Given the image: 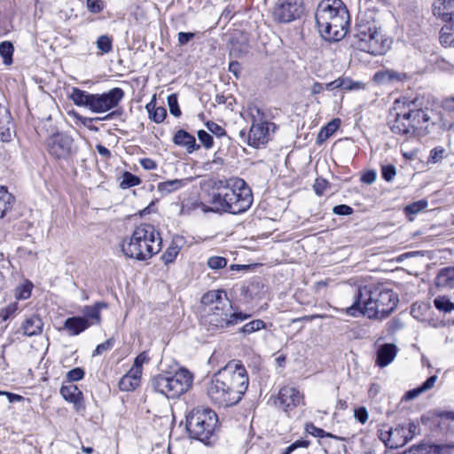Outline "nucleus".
I'll return each mask as SVG.
<instances>
[{
	"label": "nucleus",
	"mask_w": 454,
	"mask_h": 454,
	"mask_svg": "<svg viewBox=\"0 0 454 454\" xmlns=\"http://www.w3.org/2000/svg\"><path fill=\"white\" fill-rule=\"evenodd\" d=\"M314 191L315 192L321 196L324 194L326 187H327V182L325 179H317L314 184Z\"/></svg>",
	"instance_id": "nucleus-64"
},
{
	"label": "nucleus",
	"mask_w": 454,
	"mask_h": 454,
	"mask_svg": "<svg viewBox=\"0 0 454 454\" xmlns=\"http://www.w3.org/2000/svg\"><path fill=\"white\" fill-rule=\"evenodd\" d=\"M114 341L112 339L106 340L105 342L97 346L96 349L93 352V356H99L103 352L109 350L113 348Z\"/></svg>",
	"instance_id": "nucleus-61"
},
{
	"label": "nucleus",
	"mask_w": 454,
	"mask_h": 454,
	"mask_svg": "<svg viewBox=\"0 0 454 454\" xmlns=\"http://www.w3.org/2000/svg\"><path fill=\"white\" fill-rule=\"evenodd\" d=\"M440 43L445 47L454 46V26L445 25L442 27Z\"/></svg>",
	"instance_id": "nucleus-33"
},
{
	"label": "nucleus",
	"mask_w": 454,
	"mask_h": 454,
	"mask_svg": "<svg viewBox=\"0 0 454 454\" xmlns=\"http://www.w3.org/2000/svg\"><path fill=\"white\" fill-rule=\"evenodd\" d=\"M168 103L169 106V111L172 115L175 117H179L181 115V110L178 106L177 98L176 95H170L168 97Z\"/></svg>",
	"instance_id": "nucleus-54"
},
{
	"label": "nucleus",
	"mask_w": 454,
	"mask_h": 454,
	"mask_svg": "<svg viewBox=\"0 0 454 454\" xmlns=\"http://www.w3.org/2000/svg\"><path fill=\"white\" fill-rule=\"evenodd\" d=\"M207 264L212 270H221L226 267L227 259L222 256H211L207 259Z\"/></svg>",
	"instance_id": "nucleus-47"
},
{
	"label": "nucleus",
	"mask_w": 454,
	"mask_h": 454,
	"mask_svg": "<svg viewBox=\"0 0 454 454\" xmlns=\"http://www.w3.org/2000/svg\"><path fill=\"white\" fill-rule=\"evenodd\" d=\"M309 445V442L307 440H298L289 445L281 454H291L297 448H307Z\"/></svg>",
	"instance_id": "nucleus-59"
},
{
	"label": "nucleus",
	"mask_w": 454,
	"mask_h": 454,
	"mask_svg": "<svg viewBox=\"0 0 454 454\" xmlns=\"http://www.w3.org/2000/svg\"><path fill=\"white\" fill-rule=\"evenodd\" d=\"M13 51L14 47L11 42L4 41L0 43V55L5 65H11L12 63Z\"/></svg>",
	"instance_id": "nucleus-35"
},
{
	"label": "nucleus",
	"mask_w": 454,
	"mask_h": 454,
	"mask_svg": "<svg viewBox=\"0 0 454 454\" xmlns=\"http://www.w3.org/2000/svg\"><path fill=\"white\" fill-rule=\"evenodd\" d=\"M392 289L383 285H367L358 288L354 301L343 310L348 316H365L369 319H383L392 313L398 303Z\"/></svg>",
	"instance_id": "nucleus-2"
},
{
	"label": "nucleus",
	"mask_w": 454,
	"mask_h": 454,
	"mask_svg": "<svg viewBox=\"0 0 454 454\" xmlns=\"http://www.w3.org/2000/svg\"><path fill=\"white\" fill-rule=\"evenodd\" d=\"M11 114L8 109L0 105V140L5 142L12 137Z\"/></svg>",
	"instance_id": "nucleus-25"
},
{
	"label": "nucleus",
	"mask_w": 454,
	"mask_h": 454,
	"mask_svg": "<svg viewBox=\"0 0 454 454\" xmlns=\"http://www.w3.org/2000/svg\"><path fill=\"white\" fill-rule=\"evenodd\" d=\"M206 127L211 133H213L218 137H223L226 134L224 129L214 121H207L206 123Z\"/></svg>",
	"instance_id": "nucleus-58"
},
{
	"label": "nucleus",
	"mask_w": 454,
	"mask_h": 454,
	"mask_svg": "<svg viewBox=\"0 0 454 454\" xmlns=\"http://www.w3.org/2000/svg\"><path fill=\"white\" fill-rule=\"evenodd\" d=\"M434 307L444 313H450L454 309V303L445 296H438L434 301Z\"/></svg>",
	"instance_id": "nucleus-37"
},
{
	"label": "nucleus",
	"mask_w": 454,
	"mask_h": 454,
	"mask_svg": "<svg viewBox=\"0 0 454 454\" xmlns=\"http://www.w3.org/2000/svg\"><path fill=\"white\" fill-rule=\"evenodd\" d=\"M303 12L301 0H278L272 10L274 20L280 23L291 22Z\"/></svg>",
	"instance_id": "nucleus-13"
},
{
	"label": "nucleus",
	"mask_w": 454,
	"mask_h": 454,
	"mask_svg": "<svg viewBox=\"0 0 454 454\" xmlns=\"http://www.w3.org/2000/svg\"><path fill=\"white\" fill-rule=\"evenodd\" d=\"M406 108L402 113L395 114V120L390 122V129L395 134L414 135L415 131Z\"/></svg>",
	"instance_id": "nucleus-16"
},
{
	"label": "nucleus",
	"mask_w": 454,
	"mask_h": 454,
	"mask_svg": "<svg viewBox=\"0 0 454 454\" xmlns=\"http://www.w3.org/2000/svg\"><path fill=\"white\" fill-rule=\"evenodd\" d=\"M97 48L100 51V54H106L112 51L113 41L108 35H100L96 42Z\"/></svg>",
	"instance_id": "nucleus-40"
},
{
	"label": "nucleus",
	"mask_w": 454,
	"mask_h": 454,
	"mask_svg": "<svg viewBox=\"0 0 454 454\" xmlns=\"http://www.w3.org/2000/svg\"><path fill=\"white\" fill-rule=\"evenodd\" d=\"M193 375L185 368L174 372H163L151 379L153 389L168 399L178 398L192 386Z\"/></svg>",
	"instance_id": "nucleus-7"
},
{
	"label": "nucleus",
	"mask_w": 454,
	"mask_h": 454,
	"mask_svg": "<svg viewBox=\"0 0 454 454\" xmlns=\"http://www.w3.org/2000/svg\"><path fill=\"white\" fill-rule=\"evenodd\" d=\"M248 383L245 367L232 361L213 375L207 387V395L218 406H232L241 400Z\"/></svg>",
	"instance_id": "nucleus-1"
},
{
	"label": "nucleus",
	"mask_w": 454,
	"mask_h": 454,
	"mask_svg": "<svg viewBox=\"0 0 454 454\" xmlns=\"http://www.w3.org/2000/svg\"><path fill=\"white\" fill-rule=\"evenodd\" d=\"M90 326L87 318L82 317H72L66 319L64 328L70 335H78Z\"/></svg>",
	"instance_id": "nucleus-22"
},
{
	"label": "nucleus",
	"mask_w": 454,
	"mask_h": 454,
	"mask_svg": "<svg viewBox=\"0 0 454 454\" xmlns=\"http://www.w3.org/2000/svg\"><path fill=\"white\" fill-rule=\"evenodd\" d=\"M406 74L399 73L392 69L377 72L374 75V81L379 83H394L407 80Z\"/></svg>",
	"instance_id": "nucleus-24"
},
{
	"label": "nucleus",
	"mask_w": 454,
	"mask_h": 454,
	"mask_svg": "<svg viewBox=\"0 0 454 454\" xmlns=\"http://www.w3.org/2000/svg\"><path fill=\"white\" fill-rule=\"evenodd\" d=\"M70 98L77 106H83L89 109L90 108V101L92 98L91 93L82 90L78 88H73L70 94Z\"/></svg>",
	"instance_id": "nucleus-30"
},
{
	"label": "nucleus",
	"mask_w": 454,
	"mask_h": 454,
	"mask_svg": "<svg viewBox=\"0 0 454 454\" xmlns=\"http://www.w3.org/2000/svg\"><path fill=\"white\" fill-rule=\"evenodd\" d=\"M83 377L84 371L80 367L74 368L67 373V379L71 382L78 381L82 380Z\"/></svg>",
	"instance_id": "nucleus-56"
},
{
	"label": "nucleus",
	"mask_w": 454,
	"mask_h": 454,
	"mask_svg": "<svg viewBox=\"0 0 454 454\" xmlns=\"http://www.w3.org/2000/svg\"><path fill=\"white\" fill-rule=\"evenodd\" d=\"M195 37V33L192 32H179L177 34V41L180 46L187 44L192 39Z\"/></svg>",
	"instance_id": "nucleus-62"
},
{
	"label": "nucleus",
	"mask_w": 454,
	"mask_h": 454,
	"mask_svg": "<svg viewBox=\"0 0 454 454\" xmlns=\"http://www.w3.org/2000/svg\"><path fill=\"white\" fill-rule=\"evenodd\" d=\"M161 241L153 225L143 223L135 228L130 237L121 241V250L128 258L146 261L160 251Z\"/></svg>",
	"instance_id": "nucleus-6"
},
{
	"label": "nucleus",
	"mask_w": 454,
	"mask_h": 454,
	"mask_svg": "<svg viewBox=\"0 0 454 454\" xmlns=\"http://www.w3.org/2000/svg\"><path fill=\"white\" fill-rule=\"evenodd\" d=\"M124 97L122 89L115 87L101 94H92L90 110L92 113L103 114L116 107Z\"/></svg>",
	"instance_id": "nucleus-12"
},
{
	"label": "nucleus",
	"mask_w": 454,
	"mask_h": 454,
	"mask_svg": "<svg viewBox=\"0 0 454 454\" xmlns=\"http://www.w3.org/2000/svg\"><path fill=\"white\" fill-rule=\"evenodd\" d=\"M173 142L178 146L184 147L188 153L200 149V145L196 143L194 136L184 129H179L175 133Z\"/></svg>",
	"instance_id": "nucleus-20"
},
{
	"label": "nucleus",
	"mask_w": 454,
	"mask_h": 454,
	"mask_svg": "<svg viewBox=\"0 0 454 454\" xmlns=\"http://www.w3.org/2000/svg\"><path fill=\"white\" fill-rule=\"evenodd\" d=\"M266 327V324L262 319H254L247 324H245L240 329L239 333L244 334H251L256 331L264 329Z\"/></svg>",
	"instance_id": "nucleus-36"
},
{
	"label": "nucleus",
	"mask_w": 454,
	"mask_h": 454,
	"mask_svg": "<svg viewBox=\"0 0 454 454\" xmlns=\"http://www.w3.org/2000/svg\"><path fill=\"white\" fill-rule=\"evenodd\" d=\"M140 178L130 172H125L122 176V180L120 184V187L127 189L129 187L137 186L140 184Z\"/></svg>",
	"instance_id": "nucleus-42"
},
{
	"label": "nucleus",
	"mask_w": 454,
	"mask_h": 454,
	"mask_svg": "<svg viewBox=\"0 0 454 454\" xmlns=\"http://www.w3.org/2000/svg\"><path fill=\"white\" fill-rule=\"evenodd\" d=\"M43 323L39 316L32 315L22 323L21 330L27 337L36 336L42 333Z\"/></svg>",
	"instance_id": "nucleus-21"
},
{
	"label": "nucleus",
	"mask_w": 454,
	"mask_h": 454,
	"mask_svg": "<svg viewBox=\"0 0 454 454\" xmlns=\"http://www.w3.org/2000/svg\"><path fill=\"white\" fill-rule=\"evenodd\" d=\"M396 174V169L394 165H384L381 167V176L384 180L390 182L393 180Z\"/></svg>",
	"instance_id": "nucleus-53"
},
{
	"label": "nucleus",
	"mask_w": 454,
	"mask_h": 454,
	"mask_svg": "<svg viewBox=\"0 0 454 454\" xmlns=\"http://www.w3.org/2000/svg\"><path fill=\"white\" fill-rule=\"evenodd\" d=\"M198 138L204 145L205 148L209 149L214 145V140L212 136L207 131L200 129L198 131Z\"/></svg>",
	"instance_id": "nucleus-52"
},
{
	"label": "nucleus",
	"mask_w": 454,
	"mask_h": 454,
	"mask_svg": "<svg viewBox=\"0 0 454 454\" xmlns=\"http://www.w3.org/2000/svg\"><path fill=\"white\" fill-rule=\"evenodd\" d=\"M434 101L431 97L419 95L407 103L406 111L411 114V118L414 131L417 129H425L427 133L430 124L434 125L435 114L433 111Z\"/></svg>",
	"instance_id": "nucleus-9"
},
{
	"label": "nucleus",
	"mask_w": 454,
	"mask_h": 454,
	"mask_svg": "<svg viewBox=\"0 0 454 454\" xmlns=\"http://www.w3.org/2000/svg\"><path fill=\"white\" fill-rule=\"evenodd\" d=\"M275 129V124L270 121L259 124L252 123L247 136V144L255 148L265 145L270 140V130L274 131Z\"/></svg>",
	"instance_id": "nucleus-14"
},
{
	"label": "nucleus",
	"mask_w": 454,
	"mask_h": 454,
	"mask_svg": "<svg viewBox=\"0 0 454 454\" xmlns=\"http://www.w3.org/2000/svg\"><path fill=\"white\" fill-rule=\"evenodd\" d=\"M207 196L214 211L233 215L246 212L253 203L252 191L241 178L215 182Z\"/></svg>",
	"instance_id": "nucleus-3"
},
{
	"label": "nucleus",
	"mask_w": 454,
	"mask_h": 454,
	"mask_svg": "<svg viewBox=\"0 0 454 454\" xmlns=\"http://www.w3.org/2000/svg\"><path fill=\"white\" fill-rule=\"evenodd\" d=\"M405 430L403 426L399 425L391 430L390 449H397L408 442L407 435L404 434Z\"/></svg>",
	"instance_id": "nucleus-31"
},
{
	"label": "nucleus",
	"mask_w": 454,
	"mask_h": 454,
	"mask_svg": "<svg viewBox=\"0 0 454 454\" xmlns=\"http://www.w3.org/2000/svg\"><path fill=\"white\" fill-rule=\"evenodd\" d=\"M167 116V111L164 107H157L149 118L156 123H161Z\"/></svg>",
	"instance_id": "nucleus-55"
},
{
	"label": "nucleus",
	"mask_w": 454,
	"mask_h": 454,
	"mask_svg": "<svg viewBox=\"0 0 454 454\" xmlns=\"http://www.w3.org/2000/svg\"><path fill=\"white\" fill-rule=\"evenodd\" d=\"M86 7L90 12L99 13L105 8V2L103 0H87Z\"/></svg>",
	"instance_id": "nucleus-49"
},
{
	"label": "nucleus",
	"mask_w": 454,
	"mask_h": 454,
	"mask_svg": "<svg viewBox=\"0 0 454 454\" xmlns=\"http://www.w3.org/2000/svg\"><path fill=\"white\" fill-rule=\"evenodd\" d=\"M142 375L130 370L123 375L119 381V388L121 391H133L135 390L141 382Z\"/></svg>",
	"instance_id": "nucleus-23"
},
{
	"label": "nucleus",
	"mask_w": 454,
	"mask_h": 454,
	"mask_svg": "<svg viewBox=\"0 0 454 454\" xmlns=\"http://www.w3.org/2000/svg\"><path fill=\"white\" fill-rule=\"evenodd\" d=\"M149 361V356L145 352L140 353L134 360L130 370L142 375L144 364Z\"/></svg>",
	"instance_id": "nucleus-45"
},
{
	"label": "nucleus",
	"mask_w": 454,
	"mask_h": 454,
	"mask_svg": "<svg viewBox=\"0 0 454 454\" xmlns=\"http://www.w3.org/2000/svg\"><path fill=\"white\" fill-rule=\"evenodd\" d=\"M405 430L404 434L407 435L408 442L419 433V427L415 422H409L407 425H402Z\"/></svg>",
	"instance_id": "nucleus-51"
},
{
	"label": "nucleus",
	"mask_w": 454,
	"mask_h": 454,
	"mask_svg": "<svg viewBox=\"0 0 454 454\" xmlns=\"http://www.w3.org/2000/svg\"><path fill=\"white\" fill-rule=\"evenodd\" d=\"M281 408L285 411H292L304 404V395L294 387L285 386L280 388L278 395Z\"/></svg>",
	"instance_id": "nucleus-15"
},
{
	"label": "nucleus",
	"mask_w": 454,
	"mask_h": 454,
	"mask_svg": "<svg viewBox=\"0 0 454 454\" xmlns=\"http://www.w3.org/2000/svg\"><path fill=\"white\" fill-rule=\"evenodd\" d=\"M45 145L47 152L56 160H68L74 152V139L65 133H55L50 136Z\"/></svg>",
	"instance_id": "nucleus-11"
},
{
	"label": "nucleus",
	"mask_w": 454,
	"mask_h": 454,
	"mask_svg": "<svg viewBox=\"0 0 454 454\" xmlns=\"http://www.w3.org/2000/svg\"><path fill=\"white\" fill-rule=\"evenodd\" d=\"M13 198L4 186H0V218L11 208Z\"/></svg>",
	"instance_id": "nucleus-34"
},
{
	"label": "nucleus",
	"mask_w": 454,
	"mask_h": 454,
	"mask_svg": "<svg viewBox=\"0 0 454 454\" xmlns=\"http://www.w3.org/2000/svg\"><path fill=\"white\" fill-rule=\"evenodd\" d=\"M305 431L307 434H311L317 438H324V437H330V438H336L333 434L327 433L324 431L323 429L317 427L312 423H307L305 425Z\"/></svg>",
	"instance_id": "nucleus-41"
},
{
	"label": "nucleus",
	"mask_w": 454,
	"mask_h": 454,
	"mask_svg": "<svg viewBox=\"0 0 454 454\" xmlns=\"http://www.w3.org/2000/svg\"><path fill=\"white\" fill-rule=\"evenodd\" d=\"M427 205V203L426 201L420 200L406 206L405 212L408 214L415 215L424 209Z\"/></svg>",
	"instance_id": "nucleus-57"
},
{
	"label": "nucleus",
	"mask_w": 454,
	"mask_h": 454,
	"mask_svg": "<svg viewBox=\"0 0 454 454\" xmlns=\"http://www.w3.org/2000/svg\"><path fill=\"white\" fill-rule=\"evenodd\" d=\"M218 422L216 413L208 408L196 407L186 415L189 436L206 442L214 434Z\"/></svg>",
	"instance_id": "nucleus-8"
},
{
	"label": "nucleus",
	"mask_w": 454,
	"mask_h": 454,
	"mask_svg": "<svg viewBox=\"0 0 454 454\" xmlns=\"http://www.w3.org/2000/svg\"><path fill=\"white\" fill-rule=\"evenodd\" d=\"M106 307L107 305L105 302H96L92 306H84L82 312L84 316L83 317L87 318L91 325L100 322V310Z\"/></svg>",
	"instance_id": "nucleus-27"
},
{
	"label": "nucleus",
	"mask_w": 454,
	"mask_h": 454,
	"mask_svg": "<svg viewBox=\"0 0 454 454\" xmlns=\"http://www.w3.org/2000/svg\"><path fill=\"white\" fill-rule=\"evenodd\" d=\"M391 430L392 427L388 426H383L378 431V437L381 442H384L386 447L390 449V442H391Z\"/></svg>",
	"instance_id": "nucleus-48"
},
{
	"label": "nucleus",
	"mask_w": 454,
	"mask_h": 454,
	"mask_svg": "<svg viewBox=\"0 0 454 454\" xmlns=\"http://www.w3.org/2000/svg\"><path fill=\"white\" fill-rule=\"evenodd\" d=\"M433 14L443 21L454 19V0H435L432 5Z\"/></svg>",
	"instance_id": "nucleus-17"
},
{
	"label": "nucleus",
	"mask_w": 454,
	"mask_h": 454,
	"mask_svg": "<svg viewBox=\"0 0 454 454\" xmlns=\"http://www.w3.org/2000/svg\"><path fill=\"white\" fill-rule=\"evenodd\" d=\"M249 115L252 119V123L257 122V124H259L269 122L268 121L265 120L264 113L256 106L249 107Z\"/></svg>",
	"instance_id": "nucleus-46"
},
{
	"label": "nucleus",
	"mask_w": 454,
	"mask_h": 454,
	"mask_svg": "<svg viewBox=\"0 0 454 454\" xmlns=\"http://www.w3.org/2000/svg\"><path fill=\"white\" fill-rule=\"evenodd\" d=\"M397 351V347L393 343L381 345L377 351L376 364L380 367L387 366L395 358Z\"/></svg>",
	"instance_id": "nucleus-19"
},
{
	"label": "nucleus",
	"mask_w": 454,
	"mask_h": 454,
	"mask_svg": "<svg viewBox=\"0 0 454 454\" xmlns=\"http://www.w3.org/2000/svg\"><path fill=\"white\" fill-rule=\"evenodd\" d=\"M340 122V120H333V121L329 122L325 127H324L321 131L318 134V137H328L331 136L338 128V123Z\"/></svg>",
	"instance_id": "nucleus-50"
},
{
	"label": "nucleus",
	"mask_w": 454,
	"mask_h": 454,
	"mask_svg": "<svg viewBox=\"0 0 454 454\" xmlns=\"http://www.w3.org/2000/svg\"><path fill=\"white\" fill-rule=\"evenodd\" d=\"M315 19L325 40L338 42L345 36L349 17L341 0H322L317 5Z\"/></svg>",
	"instance_id": "nucleus-5"
},
{
	"label": "nucleus",
	"mask_w": 454,
	"mask_h": 454,
	"mask_svg": "<svg viewBox=\"0 0 454 454\" xmlns=\"http://www.w3.org/2000/svg\"><path fill=\"white\" fill-rule=\"evenodd\" d=\"M438 287L452 288L454 287V268L446 267L442 269L435 279Z\"/></svg>",
	"instance_id": "nucleus-28"
},
{
	"label": "nucleus",
	"mask_w": 454,
	"mask_h": 454,
	"mask_svg": "<svg viewBox=\"0 0 454 454\" xmlns=\"http://www.w3.org/2000/svg\"><path fill=\"white\" fill-rule=\"evenodd\" d=\"M11 114L8 109L0 105V140L5 142L12 137Z\"/></svg>",
	"instance_id": "nucleus-26"
},
{
	"label": "nucleus",
	"mask_w": 454,
	"mask_h": 454,
	"mask_svg": "<svg viewBox=\"0 0 454 454\" xmlns=\"http://www.w3.org/2000/svg\"><path fill=\"white\" fill-rule=\"evenodd\" d=\"M333 212L338 215H349L353 213V208L348 205H338L333 209Z\"/></svg>",
	"instance_id": "nucleus-63"
},
{
	"label": "nucleus",
	"mask_w": 454,
	"mask_h": 454,
	"mask_svg": "<svg viewBox=\"0 0 454 454\" xmlns=\"http://www.w3.org/2000/svg\"><path fill=\"white\" fill-rule=\"evenodd\" d=\"M33 285L27 281L23 285L18 286L15 290V298L17 300H26L30 297Z\"/></svg>",
	"instance_id": "nucleus-43"
},
{
	"label": "nucleus",
	"mask_w": 454,
	"mask_h": 454,
	"mask_svg": "<svg viewBox=\"0 0 454 454\" xmlns=\"http://www.w3.org/2000/svg\"><path fill=\"white\" fill-rule=\"evenodd\" d=\"M447 156V151L442 146H436L433 148L430 152L428 162L430 163H438L442 160Z\"/></svg>",
	"instance_id": "nucleus-44"
},
{
	"label": "nucleus",
	"mask_w": 454,
	"mask_h": 454,
	"mask_svg": "<svg viewBox=\"0 0 454 454\" xmlns=\"http://www.w3.org/2000/svg\"><path fill=\"white\" fill-rule=\"evenodd\" d=\"M186 184L185 179H172L158 184V191L162 194H169L179 190Z\"/></svg>",
	"instance_id": "nucleus-32"
},
{
	"label": "nucleus",
	"mask_w": 454,
	"mask_h": 454,
	"mask_svg": "<svg viewBox=\"0 0 454 454\" xmlns=\"http://www.w3.org/2000/svg\"><path fill=\"white\" fill-rule=\"evenodd\" d=\"M391 42L375 28L361 31L357 35L356 47L372 55H383L390 49Z\"/></svg>",
	"instance_id": "nucleus-10"
},
{
	"label": "nucleus",
	"mask_w": 454,
	"mask_h": 454,
	"mask_svg": "<svg viewBox=\"0 0 454 454\" xmlns=\"http://www.w3.org/2000/svg\"><path fill=\"white\" fill-rule=\"evenodd\" d=\"M436 380H437V376L436 375L430 376L419 387L407 391L405 393V395H403V399L405 400V401H410V400L417 398L422 393L431 389L434 386V383H435Z\"/></svg>",
	"instance_id": "nucleus-29"
},
{
	"label": "nucleus",
	"mask_w": 454,
	"mask_h": 454,
	"mask_svg": "<svg viewBox=\"0 0 454 454\" xmlns=\"http://www.w3.org/2000/svg\"><path fill=\"white\" fill-rule=\"evenodd\" d=\"M354 416H355V419L363 425L366 423V421L368 420V417H369L368 411H367L366 408H364V407H360L358 409H356L355 412H354Z\"/></svg>",
	"instance_id": "nucleus-60"
},
{
	"label": "nucleus",
	"mask_w": 454,
	"mask_h": 454,
	"mask_svg": "<svg viewBox=\"0 0 454 454\" xmlns=\"http://www.w3.org/2000/svg\"><path fill=\"white\" fill-rule=\"evenodd\" d=\"M60 395L66 401L74 403L77 411L84 409L82 393L75 385L62 386Z\"/></svg>",
	"instance_id": "nucleus-18"
},
{
	"label": "nucleus",
	"mask_w": 454,
	"mask_h": 454,
	"mask_svg": "<svg viewBox=\"0 0 454 454\" xmlns=\"http://www.w3.org/2000/svg\"><path fill=\"white\" fill-rule=\"evenodd\" d=\"M19 309L18 302L14 301L3 308L0 310V324L2 322H6L10 318L13 317Z\"/></svg>",
	"instance_id": "nucleus-39"
},
{
	"label": "nucleus",
	"mask_w": 454,
	"mask_h": 454,
	"mask_svg": "<svg viewBox=\"0 0 454 454\" xmlns=\"http://www.w3.org/2000/svg\"><path fill=\"white\" fill-rule=\"evenodd\" d=\"M180 252V246L175 243L173 241L170 246L168 247V249L164 252V254L161 255V260L164 262L165 264H168L173 262L177 254Z\"/></svg>",
	"instance_id": "nucleus-38"
},
{
	"label": "nucleus",
	"mask_w": 454,
	"mask_h": 454,
	"mask_svg": "<svg viewBox=\"0 0 454 454\" xmlns=\"http://www.w3.org/2000/svg\"><path fill=\"white\" fill-rule=\"evenodd\" d=\"M201 303L207 307L201 317V325L207 331L224 330L250 317L248 314L233 311L231 303L223 290L207 292L202 296Z\"/></svg>",
	"instance_id": "nucleus-4"
}]
</instances>
